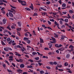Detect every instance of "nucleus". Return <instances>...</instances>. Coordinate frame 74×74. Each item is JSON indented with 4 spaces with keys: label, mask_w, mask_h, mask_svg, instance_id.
Listing matches in <instances>:
<instances>
[{
    "label": "nucleus",
    "mask_w": 74,
    "mask_h": 74,
    "mask_svg": "<svg viewBox=\"0 0 74 74\" xmlns=\"http://www.w3.org/2000/svg\"><path fill=\"white\" fill-rule=\"evenodd\" d=\"M30 8H31V10H34V6H33V5L32 4H31V6H29Z\"/></svg>",
    "instance_id": "1"
},
{
    "label": "nucleus",
    "mask_w": 74,
    "mask_h": 74,
    "mask_svg": "<svg viewBox=\"0 0 74 74\" xmlns=\"http://www.w3.org/2000/svg\"><path fill=\"white\" fill-rule=\"evenodd\" d=\"M66 59H69L70 58V54L69 53L67 54L66 56Z\"/></svg>",
    "instance_id": "2"
},
{
    "label": "nucleus",
    "mask_w": 74,
    "mask_h": 74,
    "mask_svg": "<svg viewBox=\"0 0 74 74\" xmlns=\"http://www.w3.org/2000/svg\"><path fill=\"white\" fill-rule=\"evenodd\" d=\"M8 15L10 16H11V17H13V14L11 13V12H9L8 13Z\"/></svg>",
    "instance_id": "3"
},
{
    "label": "nucleus",
    "mask_w": 74,
    "mask_h": 74,
    "mask_svg": "<svg viewBox=\"0 0 74 74\" xmlns=\"http://www.w3.org/2000/svg\"><path fill=\"white\" fill-rule=\"evenodd\" d=\"M49 48H50V49H51V50H52V49H52V48H51V47H52V44L51 43H50L49 44Z\"/></svg>",
    "instance_id": "4"
},
{
    "label": "nucleus",
    "mask_w": 74,
    "mask_h": 74,
    "mask_svg": "<svg viewBox=\"0 0 74 74\" xmlns=\"http://www.w3.org/2000/svg\"><path fill=\"white\" fill-rule=\"evenodd\" d=\"M25 11H31V9L28 8H25Z\"/></svg>",
    "instance_id": "5"
},
{
    "label": "nucleus",
    "mask_w": 74,
    "mask_h": 74,
    "mask_svg": "<svg viewBox=\"0 0 74 74\" xmlns=\"http://www.w3.org/2000/svg\"><path fill=\"white\" fill-rule=\"evenodd\" d=\"M39 38L40 40V43H43L44 42V40L41 38Z\"/></svg>",
    "instance_id": "6"
},
{
    "label": "nucleus",
    "mask_w": 74,
    "mask_h": 74,
    "mask_svg": "<svg viewBox=\"0 0 74 74\" xmlns=\"http://www.w3.org/2000/svg\"><path fill=\"white\" fill-rule=\"evenodd\" d=\"M22 71H23L22 70H21V69H18L17 70V72H18V73H22Z\"/></svg>",
    "instance_id": "7"
},
{
    "label": "nucleus",
    "mask_w": 74,
    "mask_h": 74,
    "mask_svg": "<svg viewBox=\"0 0 74 74\" xmlns=\"http://www.w3.org/2000/svg\"><path fill=\"white\" fill-rule=\"evenodd\" d=\"M64 47H61L60 48L58 49V50L60 51H64Z\"/></svg>",
    "instance_id": "8"
},
{
    "label": "nucleus",
    "mask_w": 74,
    "mask_h": 74,
    "mask_svg": "<svg viewBox=\"0 0 74 74\" xmlns=\"http://www.w3.org/2000/svg\"><path fill=\"white\" fill-rule=\"evenodd\" d=\"M21 68H23L25 67V65L23 64H22L20 65Z\"/></svg>",
    "instance_id": "9"
},
{
    "label": "nucleus",
    "mask_w": 74,
    "mask_h": 74,
    "mask_svg": "<svg viewBox=\"0 0 74 74\" xmlns=\"http://www.w3.org/2000/svg\"><path fill=\"white\" fill-rule=\"evenodd\" d=\"M4 51H8V47L4 48Z\"/></svg>",
    "instance_id": "10"
},
{
    "label": "nucleus",
    "mask_w": 74,
    "mask_h": 74,
    "mask_svg": "<svg viewBox=\"0 0 74 74\" xmlns=\"http://www.w3.org/2000/svg\"><path fill=\"white\" fill-rule=\"evenodd\" d=\"M69 12L70 14H73V13H74V11L72 10H70L69 11Z\"/></svg>",
    "instance_id": "11"
},
{
    "label": "nucleus",
    "mask_w": 74,
    "mask_h": 74,
    "mask_svg": "<svg viewBox=\"0 0 74 74\" xmlns=\"http://www.w3.org/2000/svg\"><path fill=\"white\" fill-rule=\"evenodd\" d=\"M62 7H63L64 8V7H66V4L64 3H63L62 4Z\"/></svg>",
    "instance_id": "12"
},
{
    "label": "nucleus",
    "mask_w": 74,
    "mask_h": 74,
    "mask_svg": "<svg viewBox=\"0 0 74 74\" xmlns=\"http://www.w3.org/2000/svg\"><path fill=\"white\" fill-rule=\"evenodd\" d=\"M64 21L66 22V23H67L69 21V19L67 18H66L64 19Z\"/></svg>",
    "instance_id": "13"
},
{
    "label": "nucleus",
    "mask_w": 74,
    "mask_h": 74,
    "mask_svg": "<svg viewBox=\"0 0 74 74\" xmlns=\"http://www.w3.org/2000/svg\"><path fill=\"white\" fill-rule=\"evenodd\" d=\"M2 21L3 24H5L6 23V21L5 20L3 19Z\"/></svg>",
    "instance_id": "14"
},
{
    "label": "nucleus",
    "mask_w": 74,
    "mask_h": 74,
    "mask_svg": "<svg viewBox=\"0 0 74 74\" xmlns=\"http://www.w3.org/2000/svg\"><path fill=\"white\" fill-rule=\"evenodd\" d=\"M23 40L25 41H27V40H29V38H27L25 37L23 38Z\"/></svg>",
    "instance_id": "15"
},
{
    "label": "nucleus",
    "mask_w": 74,
    "mask_h": 74,
    "mask_svg": "<svg viewBox=\"0 0 74 74\" xmlns=\"http://www.w3.org/2000/svg\"><path fill=\"white\" fill-rule=\"evenodd\" d=\"M18 24L19 26H20V27H21V22H18Z\"/></svg>",
    "instance_id": "16"
},
{
    "label": "nucleus",
    "mask_w": 74,
    "mask_h": 74,
    "mask_svg": "<svg viewBox=\"0 0 74 74\" xmlns=\"http://www.w3.org/2000/svg\"><path fill=\"white\" fill-rule=\"evenodd\" d=\"M62 67V64H58L57 65V67Z\"/></svg>",
    "instance_id": "17"
},
{
    "label": "nucleus",
    "mask_w": 74,
    "mask_h": 74,
    "mask_svg": "<svg viewBox=\"0 0 74 74\" xmlns=\"http://www.w3.org/2000/svg\"><path fill=\"white\" fill-rule=\"evenodd\" d=\"M35 59L36 60H38L40 59V58L39 57H36L35 58Z\"/></svg>",
    "instance_id": "18"
},
{
    "label": "nucleus",
    "mask_w": 74,
    "mask_h": 74,
    "mask_svg": "<svg viewBox=\"0 0 74 74\" xmlns=\"http://www.w3.org/2000/svg\"><path fill=\"white\" fill-rule=\"evenodd\" d=\"M11 27L12 29H15V26L14 25H12L11 26Z\"/></svg>",
    "instance_id": "19"
},
{
    "label": "nucleus",
    "mask_w": 74,
    "mask_h": 74,
    "mask_svg": "<svg viewBox=\"0 0 74 74\" xmlns=\"http://www.w3.org/2000/svg\"><path fill=\"white\" fill-rule=\"evenodd\" d=\"M32 55H37V53L36 52H33L32 53Z\"/></svg>",
    "instance_id": "20"
},
{
    "label": "nucleus",
    "mask_w": 74,
    "mask_h": 74,
    "mask_svg": "<svg viewBox=\"0 0 74 74\" xmlns=\"http://www.w3.org/2000/svg\"><path fill=\"white\" fill-rule=\"evenodd\" d=\"M33 33H34V34H33L34 36H37V34L35 33V31H33Z\"/></svg>",
    "instance_id": "21"
},
{
    "label": "nucleus",
    "mask_w": 74,
    "mask_h": 74,
    "mask_svg": "<svg viewBox=\"0 0 74 74\" xmlns=\"http://www.w3.org/2000/svg\"><path fill=\"white\" fill-rule=\"evenodd\" d=\"M11 38H7L6 39V40L8 42L10 41H11Z\"/></svg>",
    "instance_id": "22"
},
{
    "label": "nucleus",
    "mask_w": 74,
    "mask_h": 74,
    "mask_svg": "<svg viewBox=\"0 0 74 74\" xmlns=\"http://www.w3.org/2000/svg\"><path fill=\"white\" fill-rule=\"evenodd\" d=\"M1 43L2 45H3V46L5 45V44L4 43V42H3V41H1Z\"/></svg>",
    "instance_id": "23"
},
{
    "label": "nucleus",
    "mask_w": 74,
    "mask_h": 74,
    "mask_svg": "<svg viewBox=\"0 0 74 74\" xmlns=\"http://www.w3.org/2000/svg\"><path fill=\"white\" fill-rule=\"evenodd\" d=\"M46 67L47 69H49V70H50L51 69V67L49 66H47Z\"/></svg>",
    "instance_id": "24"
},
{
    "label": "nucleus",
    "mask_w": 74,
    "mask_h": 74,
    "mask_svg": "<svg viewBox=\"0 0 74 74\" xmlns=\"http://www.w3.org/2000/svg\"><path fill=\"white\" fill-rule=\"evenodd\" d=\"M31 42V40H28L27 41V44H29Z\"/></svg>",
    "instance_id": "25"
},
{
    "label": "nucleus",
    "mask_w": 74,
    "mask_h": 74,
    "mask_svg": "<svg viewBox=\"0 0 74 74\" xmlns=\"http://www.w3.org/2000/svg\"><path fill=\"white\" fill-rule=\"evenodd\" d=\"M55 47H56L57 48H59V44H56L55 45Z\"/></svg>",
    "instance_id": "26"
},
{
    "label": "nucleus",
    "mask_w": 74,
    "mask_h": 74,
    "mask_svg": "<svg viewBox=\"0 0 74 74\" xmlns=\"http://www.w3.org/2000/svg\"><path fill=\"white\" fill-rule=\"evenodd\" d=\"M54 34L55 35V36H54V37L56 38H58V36L57 34Z\"/></svg>",
    "instance_id": "27"
},
{
    "label": "nucleus",
    "mask_w": 74,
    "mask_h": 74,
    "mask_svg": "<svg viewBox=\"0 0 74 74\" xmlns=\"http://www.w3.org/2000/svg\"><path fill=\"white\" fill-rule=\"evenodd\" d=\"M65 37L66 38V37L64 36H62V37H61V38L62 40H64V38H65Z\"/></svg>",
    "instance_id": "28"
},
{
    "label": "nucleus",
    "mask_w": 74,
    "mask_h": 74,
    "mask_svg": "<svg viewBox=\"0 0 74 74\" xmlns=\"http://www.w3.org/2000/svg\"><path fill=\"white\" fill-rule=\"evenodd\" d=\"M28 61H29V62H31V63H32V62H34V61L33 60L30 59H29Z\"/></svg>",
    "instance_id": "29"
},
{
    "label": "nucleus",
    "mask_w": 74,
    "mask_h": 74,
    "mask_svg": "<svg viewBox=\"0 0 74 74\" xmlns=\"http://www.w3.org/2000/svg\"><path fill=\"white\" fill-rule=\"evenodd\" d=\"M72 51H74V49L73 48H71V50H69V52H72Z\"/></svg>",
    "instance_id": "30"
},
{
    "label": "nucleus",
    "mask_w": 74,
    "mask_h": 74,
    "mask_svg": "<svg viewBox=\"0 0 74 74\" xmlns=\"http://www.w3.org/2000/svg\"><path fill=\"white\" fill-rule=\"evenodd\" d=\"M33 16H37V13H34V14L33 15Z\"/></svg>",
    "instance_id": "31"
},
{
    "label": "nucleus",
    "mask_w": 74,
    "mask_h": 74,
    "mask_svg": "<svg viewBox=\"0 0 74 74\" xmlns=\"http://www.w3.org/2000/svg\"><path fill=\"white\" fill-rule=\"evenodd\" d=\"M60 25H63V23L62 21L61 20L60 21Z\"/></svg>",
    "instance_id": "32"
},
{
    "label": "nucleus",
    "mask_w": 74,
    "mask_h": 74,
    "mask_svg": "<svg viewBox=\"0 0 74 74\" xmlns=\"http://www.w3.org/2000/svg\"><path fill=\"white\" fill-rule=\"evenodd\" d=\"M49 63L51 65H53V62H50Z\"/></svg>",
    "instance_id": "33"
},
{
    "label": "nucleus",
    "mask_w": 74,
    "mask_h": 74,
    "mask_svg": "<svg viewBox=\"0 0 74 74\" xmlns=\"http://www.w3.org/2000/svg\"><path fill=\"white\" fill-rule=\"evenodd\" d=\"M61 28H65V25H62L61 26Z\"/></svg>",
    "instance_id": "34"
},
{
    "label": "nucleus",
    "mask_w": 74,
    "mask_h": 74,
    "mask_svg": "<svg viewBox=\"0 0 74 74\" xmlns=\"http://www.w3.org/2000/svg\"><path fill=\"white\" fill-rule=\"evenodd\" d=\"M54 24H55V25H56L57 26H59V25H58V24L56 21H55Z\"/></svg>",
    "instance_id": "35"
},
{
    "label": "nucleus",
    "mask_w": 74,
    "mask_h": 74,
    "mask_svg": "<svg viewBox=\"0 0 74 74\" xmlns=\"http://www.w3.org/2000/svg\"><path fill=\"white\" fill-rule=\"evenodd\" d=\"M58 2L60 4H62V0H59L58 1Z\"/></svg>",
    "instance_id": "36"
},
{
    "label": "nucleus",
    "mask_w": 74,
    "mask_h": 74,
    "mask_svg": "<svg viewBox=\"0 0 74 74\" xmlns=\"http://www.w3.org/2000/svg\"><path fill=\"white\" fill-rule=\"evenodd\" d=\"M51 3V2L50 1H48L46 3L47 4H49Z\"/></svg>",
    "instance_id": "37"
},
{
    "label": "nucleus",
    "mask_w": 74,
    "mask_h": 74,
    "mask_svg": "<svg viewBox=\"0 0 74 74\" xmlns=\"http://www.w3.org/2000/svg\"><path fill=\"white\" fill-rule=\"evenodd\" d=\"M7 71H8V73H11L12 72V71H11L10 70L7 69Z\"/></svg>",
    "instance_id": "38"
},
{
    "label": "nucleus",
    "mask_w": 74,
    "mask_h": 74,
    "mask_svg": "<svg viewBox=\"0 0 74 74\" xmlns=\"http://www.w3.org/2000/svg\"><path fill=\"white\" fill-rule=\"evenodd\" d=\"M40 74H44V71H40Z\"/></svg>",
    "instance_id": "39"
},
{
    "label": "nucleus",
    "mask_w": 74,
    "mask_h": 74,
    "mask_svg": "<svg viewBox=\"0 0 74 74\" xmlns=\"http://www.w3.org/2000/svg\"><path fill=\"white\" fill-rule=\"evenodd\" d=\"M47 22H48V24L49 25H51V22H50L49 21H47Z\"/></svg>",
    "instance_id": "40"
},
{
    "label": "nucleus",
    "mask_w": 74,
    "mask_h": 74,
    "mask_svg": "<svg viewBox=\"0 0 74 74\" xmlns=\"http://www.w3.org/2000/svg\"><path fill=\"white\" fill-rule=\"evenodd\" d=\"M19 3H21V4L23 3V1H21V0H19Z\"/></svg>",
    "instance_id": "41"
},
{
    "label": "nucleus",
    "mask_w": 74,
    "mask_h": 74,
    "mask_svg": "<svg viewBox=\"0 0 74 74\" xmlns=\"http://www.w3.org/2000/svg\"><path fill=\"white\" fill-rule=\"evenodd\" d=\"M38 64L40 66H41V65H42V63H40V62H38Z\"/></svg>",
    "instance_id": "42"
},
{
    "label": "nucleus",
    "mask_w": 74,
    "mask_h": 74,
    "mask_svg": "<svg viewBox=\"0 0 74 74\" xmlns=\"http://www.w3.org/2000/svg\"><path fill=\"white\" fill-rule=\"evenodd\" d=\"M74 48V47L72 45H71L69 47V48Z\"/></svg>",
    "instance_id": "43"
},
{
    "label": "nucleus",
    "mask_w": 74,
    "mask_h": 74,
    "mask_svg": "<svg viewBox=\"0 0 74 74\" xmlns=\"http://www.w3.org/2000/svg\"><path fill=\"white\" fill-rule=\"evenodd\" d=\"M17 48H22V47L19 45H18L17 46Z\"/></svg>",
    "instance_id": "44"
},
{
    "label": "nucleus",
    "mask_w": 74,
    "mask_h": 74,
    "mask_svg": "<svg viewBox=\"0 0 74 74\" xmlns=\"http://www.w3.org/2000/svg\"><path fill=\"white\" fill-rule=\"evenodd\" d=\"M15 55L16 56H18V54L19 53H18L15 51Z\"/></svg>",
    "instance_id": "45"
},
{
    "label": "nucleus",
    "mask_w": 74,
    "mask_h": 74,
    "mask_svg": "<svg viewBox=\"0 0 74 74\" xmlns=\"http://www.w3.org/2000/svg\"><path fill=\"white\" fill-rule=\"evenodd\" d=\"M2 2L5 3H7V1L4 0H2Z\"/></svg>",
    "instance_id": "46"
},
{
    "label": "nucleus",
    "mask_w": 74,
    "mask_h": 74,
    "mask_svg": "<svg viewBox=\"0 0 74 74\" xmlns=\"http://www.w3.org/2000/svg\"><path fill=\"white\" fill-rule=\"evenodd\" d=\"M8 33H9V35H11V34H12L11 33V32L9 31H8Z\"/></svg>",
    "instance_id": "47"
},
{
    "label": "nucleus",
    "mask_w": 74,
    "mask_h": 74,
    "mask_svg": "<svg viewBox=\"0 0 74 74\" xmlns=\"http://www.w3.org/2000/svg\"><path fill=\"white\" fill-rule=\"evenodd\" d=\"M57 63L56 62H53V64H54V65H56L57 64Z\"/></svg>",
    "instance_id": "48"
},
{
    "label": "nucleus",
    "mask_w": 74,
    "mask_h": 74,
    "mask_svg": "<svg viewBox=\"0 0 74 74\" xmlns=\"http://www.w3.org/2000/svg\"><path fill=\"white\" fill-rule=\"evenodd\" d=\"M3 67H4V68H5V66H6V65L5 64H4L3 65Z\"/></svg>",
    "instance_id": "49"
},
{
    "label": "nucleus",
    "mask_w": 74,
    "mask_h": 74,
    "mask_svg": "<svg viewBox=\"0 0 74 74\" xmlns=\"http://www.w3.org/2000/svg\"><path fill=\"white\" fill-rule=\"evenodd\" d=\"M68 63H67L66 62H65L64 63V65L65 66H68Z\"/></svg>",
    "instance_id": "50"
},
{
    "label": "nucleus",
    "mask_w": 74,
    "mask_h": 74,
    "mask_svg": "<svg viewBox=\"0 0 74 74\" xmlns=\"http://www.w3.org/2000/svg\"><path fill=\"white\" fill-rule=\"evenodd\" d=\"M9 60L10 62H11V61H13V58H10V59H9Z\"/></svg>",
    "instance_id": "51"
},
{
    "label": "nucleus",
    "mask_w": 74,
    "mask_h": 74,
    "mask_svg": "<svg viewBox=\"0 0 74 74\" xmlns=\"http://www.w3.org/2000/svg\"><path fill=\"white\" fill-rule=\"evenodd\" d=\"M5 62L6 63H7V64H8V65H10V63H9V62H8V61L6 60Z\"/></svg>",
    "instance_id": "52"
},
{
    "label": "nucleus",
    "mask_w": 74,
    "mask_h": 74,
    "mask_svg": "<svg viewBox=\"0 0 74 74\" xmlns=\"http://www.w3.org/2000/svg\"><path fill=\"white\" fill-rule=\"evenodd\" d=\"M65 26H67L68 27H69V24H67L66 23H65Z\"/></svg>",
    "instance_id": "53"
},
{
    "label": "nucleus",
    "mask_w": 74,
    "mask_h": 74,
    "mask_svg": "<svg viewBox=\"0 0 74 74\" xmlns=\"http://www.w3.org/2000/svg\"><path fill=\"white\" fill-rule=\"evenodd\" d=\"M1 12L2 13H3V14H5V12L4 10H3V11H1Z\"/></svg>",
    "instance_id": "54"
},
{
    "label": "nucleus",
    "mask_w": 74,
    "mask_h": 74,
    "mask_svg": "<svg viewBox=\"0 0 74 74\" xmlns=\"http://www.w3.org/2000/svg\"><path fill=\"white\" fill-rule=\"evenodd\" d=\"M56 58H57V59L58 60H60V59H61L60 57H57Z\"/></svg>",
    "instance_id": "55"
},
{
    "label": "nucleus",
    "mask_w": 74,
    "mask_h": 74,
    "mask_svg": "<svg viewBox=\"0 0 74 74\" xmlns=\"http://www.w3.org/2000/svg\"><path fill=\"white\" fill-rule=\"evenodd\" d=\"M11 10H12V11H13V12H15V9H14L12 8H11Z\"/></svg>",
    "instance_id": "56"
},
{
    "label": "nucleus",
    "mask_w": 74,
    "mask_h": 74,
    "mask_svg": "<svg viewBox=\"0 0 74 74\" xmlns=\"http://www.w3.org/2000/svg\"><path fill=\"white\" fill-rule=\"evenodd\" d=\"M68 73H72V71L71 70H69L68 71Z\"/></svg>",
    "instance_id": "57"
},
{
    "label": "nucleus",
    "mask_w": 74,
    "mask_h": 74,
    "mask_svg": "<svg viewBox=\"0 0 74 74\" xmlns=\"http://www.w3.org/2000/svg\"><path fill=\"white\" fill-rule=\"evenodd\" d=\"M19 61L20 62H23V60H22V59H20Z\"/></svg>",
    "instance_id": "58"
},
{
    "label": "nucleus",
    "mask_w": 74,
    "mask_h": 74,
    "mask_svg": "<svg viewBox=\"0 0 74 74\" xmlns=\"http://www.w3.org/2000/svg\"><path fill=\"white\" fill-rule=\"evenodd\" d=\"M0 28H1L2 29H3V30H4V27H3L0 26Z\"/></svg>",
    "instance_id": "59"
},
{
    "label": "nucleus",
    "mask_w": 74,
    "mask_h": 74,
    "mask_svg": "<svg viewBox=\"0 0 74 74\" xmlns=\"http://www.w3.org/2000/svg\"><path fill=\"white\" fill-rule=\"evenodd\" d=\"M62 13L63 14H67V12H62Z\"/></svg>",
    "instance_id": "60"
},
{
    "label": "nucleus",
    "mask_w": 74,
    "mask_h": 74,
    "mask_svg": "<svg viewBox=\"0 0 74 74\" xmlns=\"http://www.w3.org/2000/svg\"><path fill=\"white\" fill-rule=\"evenodd\" d=\"M50 21H51V22H54V20L53 19H50Z\"/></svg>",
    "instance_id": "61"
},
{
    "label": "nucleus",
    "mask_w": 74,
    "mask_h": 74,
    "mask_svg": "<svg viewBox=\"0 0 74 74\" xmlns=\"http://www.w3.org/2000/svg\"><path fill=\"white\" fill-rule=\"evenodd\" d=\"M53 41H56V39L55 38L52 37Z\"/></svg>",
    "instance_id": "62"
},
{
    "label": "nucleus",
    "mask_w": 74,
    "mask_h": 74,
    "mask_svg": "<svg viewBox=\"0 0 74 74\" xmlns=\"http://www.w3.org/2000/svg\"><path fill=\"white\" fill-rule=\"evenodd\" d=\"M45 50H49V49L47 47H45L44 49Z\"/></svg>",
    "instance_id": "63"
},
{
    "label": "nucleus",
    "mask_w": 74,
    "mask_h": 74,
    "mask_svg": "<svg viewBox=\"0 0 74 74\" xmlns=\"http://www.w3.org/2000/svg\"><path fill=\"white\" fill-rule=\"evenodd\" d=\"M23 74H27V72H24L23 73Z\"/></svg>",
    "instance_id": "64"
}]
</instances>
